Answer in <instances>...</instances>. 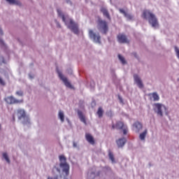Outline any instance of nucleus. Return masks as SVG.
<instances>
[{"label": "nucleus", "instance_id": "obj_40", "mask_svg": "<svg viewBox=\"0 0 179 179\" xmlns=\"http://www.w3.org/2000/svg\"><path fill=\"white\" fill-rule=\"evenodd\" d=\"M48 179H52V178H51V177H48Z\"/></svg>", "mask_w": 179, "mask_h": 179}, {"label": "nucleus", "instance_id": "obj_11", "mask_svg": "<svg viewBox=\"0 0 179 179\" xmlns=\"http://www.w3.org/2000/svg\"><path fill=\"white\" fill-rule=\"evenodd\" d=\"M133 131H135L136 134H138V132L141 131V129L143 128V126L142 125V123L139 122H136L132 125Z\"/></svg>", "mask_w": 179, "mask_h": 179}, {"label": "nucleus", "instance_id": "obj_28", "mask_svg": "<svg viewBox=\"0 0 179 179\" xmlns=\"http://www.w3.org/2000/svg\"><path fill=\"white\" fill-rule=\"evenodd\" d=\"M0 85L1 86H5L6 85V83H5V80H3V79H2L1 77H0Z\"/></svg>", "mask_w": 179, "mask_h": 179}, {"label": "nucleus", "instance_id": "obj_30", "mask_svg": "<svg viewBox=\"0 0 179 179\" xmlns=\"http://www.w3.org/2000/svg\"><path fill=\"white\" fill-rule=\"evenodd\" d=\"M97 113H103V108H99Z\"/></svg>", "mask_w": 179, "mask_h": 179}, {"label": "nucleus", "instance_id": "obj_27", "mask_svg": "<svg viewBox=\"0 0 179 179\" xmlns=\"http://www.w3.org/2000/svg\"><path fill=\"white\" fill-rule=\"evenodd\" d=\"M0 64H6V62H5V58L3 57V56H0Z\"/></svg>", "mask_w": 179, "mask_h": 179}, {"label": "nucleus", "instance_id": "obj_38", "mask_svg": "<svg viewBox=\"0 0 179 179\" xmlns=\"http://www.w3.org/2000/svg\"><path fill=\"white\" fill-rule=\"evenodd\" d=\"M25 115H26V113H22V117H24Z\"/></svg>", "mask_w": 179, "mask_h": 179}, {"label": "nucleus", "instance_id": "obj_34", "mask_svg": "<svg viewBox=\"0 0 179 179\" xmlns=\"http://www.w3.org/2000/svg\"><path fill=\"white\" fill-rule=\"evenodd\" d=\"M78 146V144H76V143H73V148H76Z\"/></svg>", "mask_w": 179, "mask_h": 179}, {"label": "nucleus", "instance_id": "obj_16", "mask_svg": "<svg viewBox=\"0 0 179 179\" xmlns=\"http://www.w3.org/2000/svg\"><path fill=\"white\" fill-rule=\"evenodd\" d=\"M119 10L120 13H122V15H124V17H127L128 20H132V19H134V16H132L131 14L127 13V12H125L124 9L120 8Z\"/></svg>", "mask_w": 179, "mask_h": 179}, {"label": "nucleus", "instance_id": "obj_2", "mask_svg": "<svg viewBox=\"0 0 179 179\" xmlns=\"http://www.w3.org/2000/svg\"><path fill=\"white\" fill-rule=\"evenodd\" d=\"M59 159V166L62 169L63 173H65L66 176H69V164L66 163V157L64 155H60Z\"/></svg>", "mask_w": 179, "mask_h": 179}, {"label": "nucleus", "instance_id": "obj_26", "mask_svg": "<svg viewBox=\"0 0 179 179\" xmlns=\"http://www.w3.org/2000/svg\"><path fill=\"white\" fill-rule=\"evenodd\" d=\"M59 118L61 120L62 122H64V113H59Z\"/></svg>", "mask_w": 179, "mask_h": 179}, {"label": "nucleus", "instance_id": "obj_36", "mask_svg": "<svg viewBox=\"0 0 179 179\" xmlns=\"http://www.w3.org/2000/svg\"><path fill=\"white\" fill-rule=\"evenodd\" d=\"M18 113H24V110H18Z\"/></svg>", "mask_w": 179, "mask_h": 179}, {"label": "nucleus", "instance_id": "obj_23", "mask_svg": "<svg viewBox=\"0 0 179 179\" xmlns=\"http://www.w3.org/2000/svg\"><path fill=\"white\" fill-rule=\"evenodd\" d=\"M118 58L123 65H125V64H127L125 58H124V57H122L121 55H118Z\"/></svg>", "mask_w": 179, "mask_h": 179}, {"label": "nucleus", "instance_id": "obj_3", "mask_svg": "<svg viewBox=\"0 0 179 179\" xmlns=\"http://www.w3.org/2000/svg\"><path fill=\"white\" fill-rule=\"evenodd\" d=\"M96 27L99 31L103 33V34H107L108 31V24L106 22V20L99 19L97 20Z\"/></svg>", "mask_w": 179, "mask_h": 179}, {"label": "nucleus", "instance_id": "obj_10", "mask_svg": "<svg viewBox=\"0 0 179 179\" xmlns=\"http://www.w3.org/2000/svg\"><path fill=\"white\" fill-rule=\"evenodd\" d=\"M57 73L59 75V78L61 79V80H62V82H64L65 86L66 87H69L70 89H72V85H71V83L68 81V78L64 76L62 73H61L59 71H57Z\"/></svg>", "mask_w": 179, "mask_h": 179}, {"label": "nucleus", "instance_id": "obj_12", "mask_svg": "<svg viewBox=\"0 0 179 179\" xmlns=\"http://www.w3.org/2000/svg\"><path fill=\"white\" fill-rule=\"evenodd\" d=\"M134 80L136 83V85H138V87L140 88V89H143V83H142V80H141V78H139V76L137 75V74H135L134 76Z\"/></svg>", "mask_w": 179, "mask_h": 179}, {"label": "nucleus", "instance_id": "obj_33", "mask_svg": "<svg viewBox=\"0 0 179 179\" xmlns=\"http://www.w3.org/2000/svg\"><path fill=\"white\" fill-rule=\"evenodd\" d=\"M29 76L30 79H33V78H34V76H31V74H29Z\"/></svg>", "mask_w": 179, "mask_h": 179}, {"label": "nucleus", "instance_id": "obj_13", "mask_svg": "<svg viewBox=\"0 0 179 179\" xmlns=\"http://www.w3.org/2000/svg\"><path fill=\"white\" fill-rule=\"evenodd\" d=\"M100 10L103 13V16L107 17L108 20H111V17L110 16V13H108V10H107V8L104 7H101Z\"/></svg>", "mask_w": 179, "mask_h": 179}, {"label": "nucleus", "instance_id": "obj_22", "mask_svg": "<svg viewBox=\"0 0 179 179\" xmlns=\"http://www.w3.org/2000/svg\"><path fill=\"white\" fill-rule=\"evenodd\" d=\"M57 13H58L59 16H61V17L62 18L63 22H64V23H66V18H65V15H64L62 14V12L61 11V10L57 9Z\"/></svg>", "mask_w": 179, "mask_h": 179}, {"label": "nucleus", "instance_id": "obj_5", "mask_svg": "<svg viewBox=\"0 0 179 179\" xmlns=\"http://www.w3.org/2000/svg\"><path fill=\"white\" fill-rule=\"evenodd\" d=\"M4 101L7 103V104H22L23 103V99H17L13 96H9L4 98Z\"/></svg>", "mask_w": 179, "mask_h": 179}, {"label": "nucleus", "instance_id": "obj_15", "mask_svg": "<svg viewBox=\"0 0 179 179\" xmlns=\"http://www.w3.org/2000/svg\"><path fill=\"white\" fill-rule=\"evenodd\" d=\"M116 143L118 146V148H123V146L127 143V138H119L117 141Z\"/></svg>", "mask_w": 179, "mask_h": 179}, {"label": "nucleus", "instance_id": "obj_24", "mask_svg": "<svg viewBox=\"0 0 179 179\" xmlns=\"http://www.w3.org/2000/svg\"><path fill=\"white\" fill-rule=\"evenodd\" d=\"M3 157L7 162V163H10V160L9 159V157H8V154L6 152L3 153Z\"/></svg>", "mask_w": 179, "mask_h": 179}, {"label": "nucleus", "instance_id": "obj_31", "mask_svg": "<svg viewBox=\"0 0 179 179\" xmlns=\"http://www.w3.org/2000/svg\"><path fill=\"white\" fill-rule=\"evenodd\" d=\"M54 169H55L58 173H61V169H58L56 166H55Z\"/></svg>", "mask_w": 179, "mask_h": 179}, {"label": "nucleus", "instance_id": "obj_6", "mask_svg": "<svg viewBox=\"0 0 179 179\" xmlns=\"http://www.w3.org/2000/svg\"><path fill=\"white\" fill-rule=\"evenodd\" d=\"M68 28L70 29V30H71V31H73L74 34H79V26L71 19H69V24L68 25Z\"/></svg>", "mask_w": 179, "mask_h": 179}, {"label": "nucleus", "instance_id": "obj_39", "mask_svg": "<svg viewBox=\"0 0 179 179\" xmlns=\"http://www.w3.org/2000/svg\"><path fill=\"white\" fill-rule=\"evenodd\" d=\"M134 57H136V53H134Z\"/></svg>", "mask_w": 179, "mask_h": 179}, {"label": "nucleus", "instance_id": "obj_8", "mask_svg": "<svg viewBox=\"0 0 179 179\" xmlns=\"http://www.w3.org/2000/svg\"><path fill=\"white\" fill-rule=\"evenodd\" d=\"M155 111H157V113H166L167 108L166 106L162 103H154L153 105Z\"/></svg>", "mask_w": 179, "mask_h": 179}, {"label": "nucleus", "instance_id": "obj_4", "mask_svg": "<svg viewBox=\"0 0 179 179\" xmlns=\"http://www.w3.org/2000/svg\"><path fill=\"white\" fill-rule=\"evenodd\" d=\"M112 129H122L123 134L127 135L128 134V127L122 121H117L115 124L112 125Z\"/></svg>", "mask_w": 179, "mask_h": 179}, {"label": "nucleus", "instance_id": "obj_17", "mask_svg": "<svg viewBox=\"0 0 179 179\" xmlns=\"http://www.w3.org/2000/svg\"><path fill=\"white\" fill-rule=\"evenodd\" d=\"M10 5H17L18 6H22V3L19 0H6Z\"/></svg>", "mask_w": 179, "mask_h": 179}, {"label": "nucleus", "instance_id": "obj_9", "mask_svg": "<svg viewBox=\"0 0 179 179\" xmlns=\"http://www.w3.org/2000/svg\"><path fill=\"white\" fill-rule=\"evenodd\" d=\"M117 41L120 44H129V40L124 34H119L117 35Z\"/></svg>", "mask_w": 179, "mask_h": 179}, {"label": "nucleus", "instance_id": "obj_32", "mask_svg": "<svg viewBox=\"0 0 179 179\" xmlns=\"http://www.w3.org/2000/svg\"><path fill=\"white\" fill-rule=\"evenodd\" d=\"M0 34L2 36L3 34V31H2V29L0 28Z\"/></svg>", "mask_w": 179, "mask_h": 179}, {"label": "nucleus", "instance_id": "obj_20", "mask_svg": "<svg viewBox=\"0 0 179 179\" xmlns=\"http://www.w3.org/2000/svg\"><path fill=\"white\" fill-rule=\"evenodd\" d=\"M146 135H148V129H145L143 132L140 134L139 138L141 139V141H145Z\"/></svg>", "mask_w": 179, "mask_h": 179}, {"label": "nucleus", "instance_id": "obj_14", "mask_svg": "<svg viewBox=\"0 0 179 179\" xmlns=\"http://www.w3.org/2000/svg\"><path fill=\"white\" fill-rule=\"evenodd\" d=\"M85 139L90 143V145H94V138H93V136H92V134L86 133Z\"/></svg>", "mask_w": 179, "mask_h": 179}, {"label": "nucleus", "instance_id": "obj_7", "mask_svg": "<svg viewBox=\"0 0 179 179\" xmlns=\"http://www.w3.org/2000/svg\"><path fill=\"white\" fill-rule=\"evenodd\" d=\"M89 36L90 38H92L94 40V43H98V44H101V37L100 35H97L96 33H94L93 30L90 29L89 31Z\"/></svg>", "mask_w": 179, "mask_h": 179}, {"label": "nucleus", "instance_id": "obj_21", "mask_svg": "<svg viewBox=\"0 0 179 179\" xmlns=\"http://www.w3.org/2000/svg\"><path fill=\"white\" fill-rule=\"evenodd\" d=\"M108 157L111 160L112 163H115V159L114 158V154L110 150L108 151Z\"/></svg>", "mask_w": 179, "mask_h": 179}, {"label": "nucleus", "instance_id": "obj_1", "mask_svg": "<svg viewBox=\"0 0 179 179\" xmlns=\"http://www.w3.org/2000/svg\"><path fill=\"white\" fill-rule=\"evenodd\" d=\"M142 17L145 19V20H148V22L151 24L152 27H159L157 17H156V15L150 12V10H144L142 14Z\"/></svg>", "mask_w": 179, "mask_h": 179}, {"label": "nucleus", "instance_id": "obj_19", "mask_svg": "<svg viewBox=\"0 0 179 179\" xmlns=\"http://www.w3.org/2000/svg\"><path fill=\"white\" fill-rule=\"evenodd\" d=\"M78 117H79L81 122H83V124H85V125H87V123L86 122V117H85V115H83V113H78Z\"/></svg>", "mask_w": 179, "mask_h": 179}, {"label": "nucleus", "instance_id": "obj_29", "mask_svg": "<svg viewBox=\"0 0 179 179\" xmlns=\"http://www.w3.org/2000/svg\"><path fill=\"white\" fill-rule=\"evenodd\" d=\"M96 115L99 117V118H101V117H103V113H97Z\"/></svg>", "mask_w": 179, "mask_h": 179}, {"label": "nucleus", "instance_id": "obj_18", "mask_svg": "<svg viewBox=\"0 0 179 179\" xmlns=\"http://www.w3.org/2000/svg\"><path fill=\"white\" fill-rule=\"evenodd\" d=\"M148 96H152L154 101H159L160 100V96H159L157 92L149 94Z\"/></svg>", "mask_w": 179, "mask_h": 179}, {"label": "nucleus", "instance_id": "obj_35", "mask_svg": "<svg viewBox=\"0 0 179 179\" xmlns=\"http://www.w3.org/2000/svg\"><path fill=\"white\" fill-rule=\"evenodd\" d=\"M119 100L120 101V103H122V98L119 96Z\"/></svg>", "mask_w": 179, "mask_h": 179}, {"label": "nucleus", "instance_id": "obj_25", "mask_svg": "<svg viewBox=\"0 0 179 179\" xmlns=\"http://www.w3.org/2000/svg\"><path fill=\"white\" fill-rule=\"evenodd\" d=\"M15 94H16V96H19L20 97H23L24 93H23V91L20 90V91H17L15 92Z\"/></svg>", "mask_w": 179, "mask_h": 179}, {"label": "nucleus", "instance_id": "obj_37", "mask_svg": "<svg viewBox=\"0 0 179 179\" xmlns=\"http://www.w3.org/2000/svg\"><path fill=\"white\" fill-rule=\"evenodd\" d=\"M158 114L161 116L163 115V113H159Z\"/></svg>", "mask_w": 179, "mask_h": 179}]
</instances>
